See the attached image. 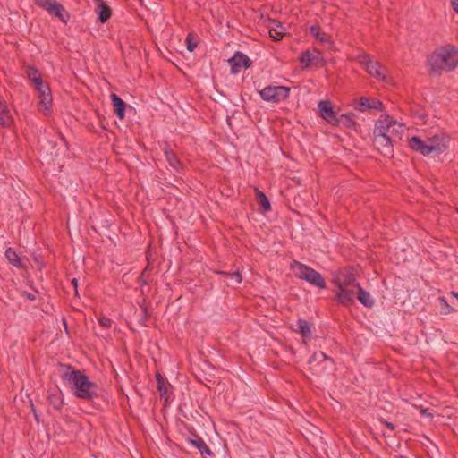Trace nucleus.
<instances>
[{
  "mask_svg": "<svg viewBox=\"0 0 458 458\" xmlns=\"http://www.w3.org/2000/svg\"><path fill=\"white\" fill-rule=\"evenodd\" d=\"M59 367L61 379L71 388L77 398L89 401L98 396V386L90 381L81 370L76 369L72 365L62 363L59 364Z\"/></svg>",
  "mask_w": 458,
  "mask_h": 458,
  "instance_id": "nucleus-1",
  "label": "nucleus"
},
{
  "mask_svg": "<svg viewBox=\"0 0 458 458\" xmlns=\"http://www.w3.org/2000/svg\"><path fill=\"white\" fill-rule=\"evenodd\" d=\"M290 268L293 271L296 277L308 282L310 285L318 289L327 288L323 276L314 268L297 260L291 262Z\"/></svg>",
  "mask_w": 458,
  "mask_h": 458,
  "instance_id": "nucleus-2",
  "label": "nucleus"
},
{
  "mask_svg": "<svg viewBox=\"0 0 458 458\" xmlns=\"http://www.w3.org/2000/svg\"><path fill=\"white\" fill-rule=\"evenodd\" d=\"M375 127L382 130V132L386 134V136H388V138L394 143L401 140V136L404 131L403 125L394 120L388 114L381 115L376 122Z\"/></svg>",
  "mask_w": 458,
  "mask_h": 458,
  "instance_id": "nucleus-3",
  "label": "nucleus"
},
{
  "mask_svg": "<svg viewBox=\"0 0 458 458\" xmlns=\"http://www.w3.org/2000/svg\"><path fill=\"white\" fill-rule=\"evenodd\" d=\"M291 88L286 86H267L259 93L262 100L277 104L289 98Z\"/></svg>",
  "mask_w": 458,
  "mask_h": 458,
  "instance_id": "nucleus-4",
  "label": "nucleus"
},
{
  "mask_svg": "<svg viewBox=\"0 0 458 458\" xmlns=\"http://www.w3.org/2000/svg\"><path fill=\"white\" fill-rule=\"evenodd\" d=\"M409 146L414 151H417L423 156H428L430 154H435L438 156L442 152H444L447 146L445 143H437V145L428 144L426 141H423L420 137L413 136L411 138L409 141Z\"/></svg>",
  "mask_w": 458,
  "mask_h": 458,
  "instance_id": "nucleus-5",
  "label": "nucleus"
},
{
  "mask_svg": "<svg viewBox=\"0 0 458 458\" xmlns=\"http://www.w3.org/2000/svg\"><path fill=\"white\" fill-rule=\"evenodd\" d=\"M386 135L382 132V130L375 127L373 131V144L384 157H392L394 156V144L395 143Z\"/></svg>",
  "mask_w": 458,
  "mask_h": 458,
  "instance_id": "nucleus-6",
  "label": "nucleus"
},
{
  "mask_svg": "<svg viewBox=\"0 0 458 458\" xmlns=\"http://www.w3.org/2000/svg\"><path fill=\"white\" fill-rule=\"evenodd\" d=\"M427 66L430 76L440 75L443 71L454 70L458 66V59H428Z\"/></svg>",
  "mask_w": 458,
  "mask_h": 458,
  "instance_id": "nucleus-7",
  "label": "nucleus"
},
{
  "mask_svg": "<svg viewBox=\"0 0 458 458\" xmlns=\"http://www.w3.org/2000/svg\"><path fill=\"white\" fill-rule=\"evenodd\" d=\"M36 4L49 14L55 15L64 23L70 19L69 13L56 0H36Z\"/></svg>",
  "mask_w": 458,
  "mask_h": 458,
  "instance_id": "nucleus-8",
  "label": "nucleus"
},
{
  "mask_svg": "<svg viewBox=\"0 0 458 458\" xmlns=\"http://www.w3.org/2000/svg\"><path fill=\"white\" fill-rule=\"evenodd\" d=\"M318 108L320 116L330 125L335 126L337 124L338 115L333 108L330 100H321L318 104Z\"/></svg>",
  "mask_w": 458,
  "mask_h": 458,
  "instance_id": "nucleus-9",
  "label": "nucleus"
},
{
  "mask_svg": "<svg viewBox=\"0 0 458 458\" xmlns=\"http://www.w3.org/2000/svg\"><path fill=\"white\" fill-rule=\"evenodd\" d=\"M360 64L369 75L382 81L386 79V69L377 59H363Z\"/></svg>",
  "mask_w": 458,
  "mask_h": 458,
  "instance_id": "nucleus-10",
  "label": "nucleus"
},
{
  "mask_svg": "<svg viewBox=\"0 0 458 458\" xmlns=\"http://www.w3.org/2000/svg\"><path fill=\"white\" fill-rule=\"evenodd\" d=\"M354 108L360 112H365L369 109H375L377 111L384 110V104L377 98H369L361 97L355 100L353 103Z\"/></svg>",
  "mask_w": 458,
  "mask_h": 458,
  "instance_id": "nucleus-11",
  "label": "nucleus"
},
{
  "mask_svg": "<svg viewBox=\"0 0 458 458\" xmlns=\"http://www.w3.org/2000/svg\"><path fill=\"white\" fill-rule=\"evenodd\" d=\"M338 290L335 293V300L338 303L343 306H350L354 303L356 293V287H337Z\"/></svg>",
  "mask_w": 458,
  "mask_h": 458,
  "instance_id": "nucleus-12",
  "label": "nucleus"
},
{
  "mask_svg": "<svg viewBox=\"0 0 458 458\" xmlns=\"http://www.w3.org/2000/svg\"><path fill=\"white\" fill-rule=\"evenodd\" d=\"M337 287H356V289L360 285L354 276L353 273L348 270L341 271L335 280Z\"/></svg>",
  "mask_w": 458,
  "mask_h": 458,
  "instance_id": "nucleus-13",
  "label": "nucleus"
},
{
  "mask_svg": "<svg viewBox=\"0 0 458 458\" xmlns=\"http://www.w3.org/2000/svg\"><path fill=\"white\" fill-rule=\"evenodd\" d=\"M38 94L39 103L46 111H49L52 106L51 90L47 83H43L42 86L35 88Z\"/></svg>",
  "mask_w": 458,
  "mask_h": 458,
  "instance_id": "nucleus-14",
  "label": "nucleus"
},
{
  "mask_svg": "<svg viewBox=\"0 0 458 458\" xmlns=\"http://www.w3.org/2000/svg\"><path fill=\"white\" fill-rule=\"evenodd\" d=\"M355 114L352 112L342 114L338 116L337 124L335 126L344 127L357 131L360 128V125L355 121Z\"/></svg>",
  "mask_w": 458,
  "mask_h": 458,
  "instance_id": "nucleus-15",
  "label": "nucleus"
},
{
  "mask_svg": "<svg viewBox=\"0 0 458 458\" xmlns=\"http://www.w3.org/2000/svg\"><path fill=\"white\" fill-rule=\"evenodd\" d=\"M310 31L311 35L316 38V40L319 42L323 47L327 49L333 47L331 36L327 35L326 32L320 31L319 27L312 25L310 27Z\"/></svg>",
  "mask_w": 458,
  "mask_h": 458,
  "instance_id": "nucleus-16",
  "label": "nucleus"
},
{
  "mask_svg": "<svg viewBox=\"0 0 458 458\" xmlns=\"http://www.w3.org/2000/svg\"><path fill=\"white\" fill-rule=\"evenodd\" d=\"M268 33L270 38L274 40L278 41L283 38L285 35V29L281 23L276 21L271 20L267 24Z\"/></svg>",
  "mask_w": 458,
  "mask_h": 458,
  "instance_id": "nucleus-17",
  "label": "nucleus"
},
{
  "mask_svg": "<svg viewBox=\"0 0 458 458\" xmlns=\"http://www.w3.org/2000/svg\"><path fill=\"white\" fill-rule=\"evenodd\" d=\"M13 123V119L10 114L7 104L0 96V126L4 128L10 127Z\"/></svg>",
  "mask_w": 458,
  "mask_h": 458,
  "instance_id": "nucleus-18",
  "label": "nucleus"
},
{
  "mask_svg": "<svg viewBox=\"0 0 458 458\" xmlns=\"http://www.w3.org/2000/svg\"><path fill=\"white\" fill-rule=\"evenodd\" d=\"M110 98L113 103L114 114L119 119L123 120L125 116V108L127 106L126 103L115 93H112Z\"/></svg>",
  "mask_w": 458,
  "mask_h": 458,
  "instance_id": "nucleus-19",
  "label": "nucleus"
},
{
  "mask_svg": "<svg viewBox=\"0 0 458 458\" xmlns=\"http://www.w3.org/2000/svg\"><path fill=\"white\" fill-rule=\"evenodd\" d=\"M195 439H189L188 443L196 447L203 456V458H206V456H213L214 453L211 451V449L206 445L204 440L199 437L198 435H194Z\"/></svg>",
  "mask_w": 458,
  "mask_h": 458,
  "instance_id": "nucleus-20",
  "label": "nucleus"
},
{
  "mask_svg": "<svg viewBox=\"0 0 458 458\" xmlns=\"http://www.w3.org/2000/svg\"><path fill=\"white\" fill-rule=\"evenodd\" d=\"M435 57H453L458 55V47L454 45L446 44L437 47L434 53Z\"/></svg>",
  "mask_w": 458,
  "mask_h": 458,
  "instance_id": "nucleus-21",
  "label": "nucleus"
},
{
  "mask_svg": "<svg viewBox=\"0 0 458 458\" xmlns=\"http://www.w3.org/2000/svg\"><path fill=\"white\" fill-rule=\"evenodd\" d=\"M96 12L101 22H106L111 16V9L103 0H94Z\"/></svg>",
  "mask_w": 458,
  "mask_h": 458,
  "instance_id": "nucleus-22",
  "label": "nucleus"
},
{
  "mask_svg": "<svg viewBox=\"0 0 458 458\" xmlns=\"http://www.w3.org/2000/svg\"><path fill=\"white\" fill-rule=\"evenodd\" d=\"M356 298L358 301L366 308H372L375 304V301L370 293L363 289L360 285L357 288Z\"/></svg>",
  "mask_w": 458,
  "mask_h": 458,
  "instance_id": "nucleus-23",
  "label": "nucleus"
},
{
  "mask_svg": "<svg viewBox=\"0 0 458 458\" xmlns=\"http://www.w3.org/2000/svg\"><path fill=\"white\" fill-rule=\"evenodd\" d=\"M165 157L169 165L176 171L182 169V165L176 154L168 147L164 149Z\"/></svg>",
  "mask_w": 458,
  "mask_h": 458,
  "instance_id": "nucleus-24",
  "label": "nucleus"
},
{
  "mask_svg": "<svg viewBox=\"0 0 458 458\" xmlns=\"http://www.w3.org/2000/svg\"><path fill=\"white\" fill-rule=\"evenodd\" d=\"M301 69L306 71L309 69H318L326 65V59H299Z\"/></svg>",
  "mask_w": 458,
  "mask_h": 458,
  "instance_id": "nucleus-25",
  "label": "nucleus"
},
{
  "mask_svg": "<svg viewBox=\"0 0 458 458\" xmlns=\"http://www.w3.org/2000/svg\"><path fill=\"white\" fill-rule=\"evenodd\" d=\"M296 332L300 333L303 338H310L311 336V324L302 318H299L296 323Z\"/></svg>",
  "mask_w": 458,
  "mask_h": 458,
  "instance_id": "nucleus-26",
  "label": "nucleus"
},
{
  "mask_svg": "<svg viewBox=\"0 0 458 458\" xmlns=\"http://www.w3.org/2000/svg\"><path fill=\"white\" fill-rule=\"evenodd\" d=\"M5 258L7 260L15 267L17 268H22L24 267V264L20 258V256L17 254V252L13 248H8L5 250Z\"/></svg>",
  "mask_w": 458,
  "mask_h": 458,
  "instance_id": "nucleus-27",
  "label": "nucleus"
},
{
  "mask_svg": "<svg viewBox=\"0 0 458 458\" xmlns=\"http://www.w3.org/2000/svg\"><path fill=\"white\" fill-rule=\"evenodd\" d=\"M256 197L259 207L262 208L264 213L271 209L270 201L266 194L259 190H256Z\"/></svg>",
  "mask_w": 458,
  "mask_h": 458,
  "instance_id": "nucleus-28",
  "label": "nucleus"
},
{
  "mask_svg": "<svg viewBox=\"0 0 458 458\" xmlns=\"http://www.w3.org/2000/svg\"><path fill=\"white\" fill-rule=\"evenodd\" d=\"M325 360H328L330 361L331 363H334V360L332 358H330L329 356H327L325 352H314L309 359L308 360V363L309 364H313V363H317V364H320L322 361H325Z\"/></svg>",
  "mask_w": 458,
  "mask_h": 458,
  "instance_id": "nucleus-29",
  "label": "nucleus"
},
{
  "mask_svg": "<svg viewBox=\"0 0 458 458\" xmlns=\"http://www.w3.org/2000/svg\"><path fill=\"white\" fill-rule=\"evenodd\" d=\"M156 379H157V390L160 393L161 398H163L167 394V386L165 385L166 382H165V378L159 373L156 374Z\"/></svg>",
  "mask_w": 458,
  "mask_h": 458,
  "instance_id": "nucleus-30",
  "label": "nucleus"
},
{
  "mask_svg": "<svg viewBox=\"0 0 458 458\" xmlns=\"http://www.w3.org/2000/svg\"><path fill=\"white\" fill-rule=\"evenodd\" d=\"M227 62L230 65L232 74H238L242 69L239 59H227Z\"/></svg>",
  "mask_w": 458,
  "mask_h": 458,
  "instance_id": "nucleus-31",
  "label": "nucleus"
},
{
  "mask_svg": "<svg viewBox=\"0 0 458 458\" xmlns=\"http://www.w3.org/2000/svg\"><path fill=\"white\" fill-rule=\"evenodd\" d=\"M198 44L196 37L192 33H189L186 38V47L190 52H192Z\"/></svg>",
  "mask_w": 458,
  "mask_h": 458,
  "instance_id": "nucleus-32",
  "label": "nucleus"
},
{
  "mask_svg": "<svg viewBox=\"0 0 458 458\" xmlns=\"http://www.w3.org/2000/svg\"><path fill=\"white\" fill-rule=\"evenodd\" d=\"M49 403L55 410H61L63 407L64 402L63 399L58 395H50Z\"/></svg>",
  "mask_w": 458,
  "mask_h": 458,
  "instance_id": "nucleus-33",
  "label": "nucleus"
},
{
  "mask_svg": "<svg viewBox=\"0 0 458 458\" xmlns=\"http://www.w3.org/2000/svg\"><path fill=\"white\" fill-rule=\"evenodd\" d=\"M219 273L228 276L230 277V279L232 281H233L236 284H239L242 281V274L239 271H235V272H232V273L221 271Z\"/></svg>",
  "mask_w": 458,
  "mask_h": 458,
  "instance_id": "nucleus-34",
  "label": "nucleus"
},
{
  "mask_svg": "<svg viewBox=\"0 0 458 458\" xmlns=\"http://www.w3.org/2000/svg\"><path fill=\"white\" fill-rule=\"evenodd\" d=\"M39 75H40L39 71L37 68H35L34 66H28L26 68V76L30 81L33 80H36V78Z\"/></svg>",
  "mask_w": 458,
  "mask_h": 458,
  "instance_id": "nucleus-35",
  "label": "nucleus"
},
{
  "mask_svg": "<svg viewBox=\"0 0 458 458\" xmlns=\"http://www.w3.org/2000/svg\"><path fill=\"white\" fill-rule=\"evenodd\" d=\"M439 300L443 305L445 314H449L454 311V309L448 304V302L444 297H440Z\"/></svg>",
  "mask_w": 458,
  "mask_h": 458,
  "instance_id": "nucleus-36",
  "label": "nucleus"
},
{
  "mask_svg": "<svg viewBox=\"0 0 458 458\" xmlns=\"http://www.w3.org/2000/svg\"><path fill=\"white\" fill-rule=\"evenodd\" d=\"M98 323L102 327H104L106 328H109L112 326V319H110L109 318H106V317H100L98 318Z\"/></svg>",
  "mask_w": 458,
  "mask_h": 458,
  "instance_id": "nucleus-37",
  "label": "nucleus"
},
{
  "mask_svg": "<svg viewBox=\"0 0 458 458\" xmlns=\"http://www.w3.org/2000/svg\"><path fill=\"white\" fill-rule=\"evenodd\" d=\"M445 143V141L443 140V139L439 138L438 136H433L431 138H428V141L427 143L428 144H434V145H437V143Z\"/></svg>",
  "mask_w": 458,
  "mask_h": 458,
  "instance_id": "nucleus-38",
  "label": "nucleus"
},
{
  "mask_svg": "<svg viewBox=\"0 0 458 458\" xmlns=\"http://www.w3.org/2000/svg\"><path fill=\"white\" fill-rule=\"evenodd\" d=\"M148 310L146 307L144 306H141V311H140V323L141 324H144L146 319L148 318Z\"/></svg>",
  "mask_w": 458,
  "mask_h": 458,
  "instance_id": "nucleus-39",
  "label": "nucleus"
},
{
  "mask_svg": "<svg viewBox=\"0 0 458 458\" xmlns=\"http://www.w3.org/2000/svg\"><path fill=\"white\" fill-rule=\"evenodd\" d=\"M242 64V68L248 69L251 66L252 61L251 59H239Z\"/></svg>",
  "mask_w": 458,
  "mask_h": 458,
  "instance_id": "nucleus-40",
  "label": "nucleus"
},
{
  "mask_svg": "<svg viewBox=\"0 0 458 458\" xmlns=\"http://www.w3.org/2000/svg\"><path fill=\"white\" fill-rule=\"evenodd\" d=\"M31 82L34 84V88L38 86H42L43 83H45L42 80L41 74L36 78V80L31 81Z\"/></svg>",
  "mask_w": 458,
  "mask_h": 458,
  "instance_id": "nucleus-41",
  "label": "nucleus"
},
{
  "mask_svg": "<svg viewBox=\"0 0 458 458\" xmlns=\"http://www.w3.org/2000/svg\"><path fill=\"white\" fill-rule=\"evenodd\" d=\"M382 424H384L390 431H393L394 430L395 428V426L394 423L392 422H389V421H386V420H380Z\"/></svg>",
  "mask_w": 458,
  "mask_h": 458,
  "instance_id": "nucleus-42",
  "label": "nucleus"
},
{
  "mask_svg": "<svg viewBox=\"0 0 458 458\" xmlns=\"http://www.w3.org/2000/svg\"><path fill=\"white\" fill-rule=\"evenodd\" d=\"M450 4L454 12L458 13V0H450Z\"/></svg>",
  "mask_w": 458,
  "mask_h": 458,
  "instance_id": "nucleus-43",
  "label": "nucleus"
},
{
  "mask_svg": "<svg viewBox=\"0 0 458 458\" xmlns=\"http://www.w3.org/2000/svg\"><path fill=\"white\" fill-rule=\"evenodd\" d=\"M72 284L74 287L75 296H78L79 293H78V290H77V287H78V280H77V278H72Z\"/></svg>",
  "mask_w": 458,
  "mask_h": 458,
  "instance_id": "nucleus-44",
  "label": "nucleus"
},
{
  "mask_svg": "<svg viewBox=\"0 0 458 458\" xmlns=\"http://www.w3.org/2000/svg\"><path fill=\"white\" fill-rule=\"evenodd\" d=\"M30 406H31V411H32V412L34 414L35 420L38 423L39 422V417H38V411H36L35 406H34V404L32 403H30Z\"/></svg>",
  "mask_w": 458,
  "mask_h": 458,
  "instance_id": "nucleus-45",
  "label": "nucleus"
},
{
  "mask_svg": "<svg viewBox=\"0 0 458 458\" xmlns=\"http://www.w3.org/2000/svg\"><path fill=\"white\" fill-rule=\"evenodd\" d=\"M24 296L30 301H34L36 299L35 295L29 292H25Z\"/></svg>",
  "mask_w": 458,
  "mask_h": 458,
  "instance_id": "nucleus-46",
  "label": "nucleus"
},
{
  "mask_svg": "<svg viewBox=\"0 0 458 458\" xmlns=\"http://www.w3.org/2000/svg\"><path fill=\"white\" fill-rule=\"evenodd\" d=\"M233 57H238V58H241V57H247V56H246L244 54H242V53H241V52H239V51H236V52L233 54Z\"/></svg>",
  "mask_w": 458,
  "mask_h": 458,
  "instance_id": "nucleus-47",
  "label": "nucleus"
},
{
  "mask_svg": "<svg viewBox=\"0 0 458 458\" xmlns=\"http://www.w3.org/2000/svg\"><path fill=\"white\" fill-rule=\"evenodd\" d=\"M171 64H172L173 65H174L178 70H180V71H182L183 73H185V72H184V71L182 69V67H181L177 63L171 62Z\"/></svg>",
  "mask_w": 458,
  "mask_h": 458,
  "instance_id": "nucleus-48",
  "label": "nucleus"
},
{
  "mask_svg": "<svg viewBox=\"0 0 458 458\" xmlns=\"http://www.w3.org/2000/svg\"><path fill=\"white\" fill-rule=\"evenodd\" d=\"M301 57H310V55L309 54V52H305L301 55Z\"/></svg>",
  "mask_w": 458,
  "mask_h": 458,
  "instance_id": "nucleus-49",
  "label": "nucleus"
},
{
  "mask_svg": "<svg viewBox=\"0 0 458 458\" xmlns=\"http://www.w3.org/2000/svg\"><path fill=\"white\" fill-rule=\"evenodd\" d=\"M452 295H454L458 300V292H452Z\"/></svg>",
  "mask_w": 458,
  "mask_h": 458,
  "instance_id": "nucleus-50",
  "label": "nucleus"
}]
</instances>
